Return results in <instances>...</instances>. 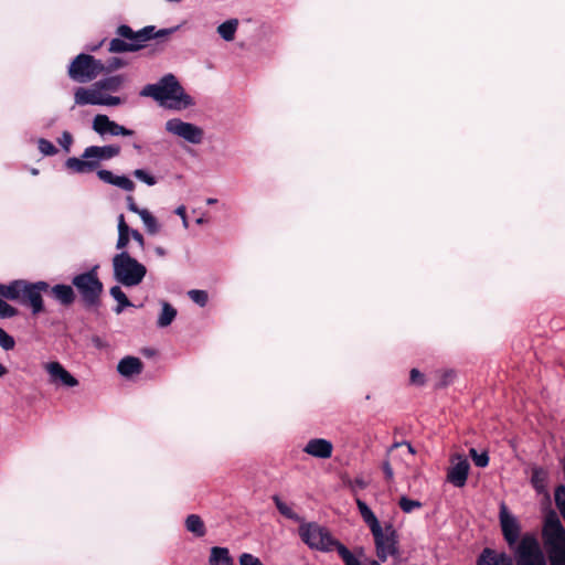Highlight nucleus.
<instances>
[{
    "instance_id": "2f4dec72",
    "label": "nucleus",
    "mask_w": 565,
    "mask_h": 565,
    "mask_svg": "<svg viewBox=\"0 0 565 565\" xmlns=\"http://www.w3.org/2000/svg\"><path fill=\"white\" fill-rule=\"evenodd\" d=\"M110 295L118 302L117 307L114 309L117 315L121 313L124 308L132 306L119 286L111 287Z\"/></svg>"
},
{
    "instance_id": "a18cd8bd",
    "label": "nucleus",
    "mask_w": 565,
    "mask_h": 565,
    "mask_svg": "<svg viewBox=\"0 0 565 565\" xmlns=\"http://www.w3.org/2000/svg\"><path fill=\"white\" fill-rule=\"evenodd\" d=\"M239 565H263L262 562L252 554L243 553L239 556Z\"/></svg>"
},
{
    "instance_id": "473e14b6",
    "label": "nucleus",
    "mask_w": 565,
    "mask_h": 565,
    "mask_svg": "<svg viewBox=\"0 0 565 565\" xmlns=\"http://www.w3.org/2000/svg\"><path fill=\"white\" fill-rule=\"evenodd\" d=\"M19 279L13 280L8 285L0 284V298L15 301L18 298Z\"/></svg>"
},
{
    "instance_id": "cd10ccee",
    "label": "nucleus",
    "mask_w": 565,
    "mask_h": 565,
    "mask_svg": "<svg viewBox=\"0 0 565 565\" xmlns=\"http://www.w3.org/2000/svg\"><path fill=\"white\" fill-rule=\"evenodd\" d=\"M177 317V309L173 308L169 302H161V313L159 315L157 324L160 328H166L172 323Z\"/></svg>"
},
{
    "instance_id": "a211bd4d",
    "label": "nucleus",
    "mask_w": 565,
    "mask_h": 565,
    "mask_svg": "<svg viewBox=\"0 0 565 565\" xmlns=\"http://www.w3.org/2000/svg\"><path fill=\"white\" fill-rule=\"evenodd\" d=\"M303 451L315 458L329 459L333 452V445L324 438H313L307 443Z\"/></svg>"
},
{
    "instance_id": "6e6d98bb",
    "label": "nucleus",
    "mask_w": 565,
    "mask_h": 565,
    "mask_svg": "<svg viewBox=\"0 0 565 565\" xmlns=\"http://www.w3.org/2000/svg\"><path fill=\"white\" fill-rule=\"evenodd\" d=\"M353 486L359 489H365L367 487V482L363 478H355L353 480Z\"/></svg>"
},
{
    "instance_id": "f03ea898",
    "label": "nucleus",
    "mask_w": 565,
    "mask_h": 565,
    "mask_svg": "<svg viewBox=\"0 0 565 565\" xmlns=\"http://www.w3.org/2000/svg\"><path fill=\"white\" fill-rule=\"evenodd\" d=\"M301 540L310 547L322 552L337 551L344 565H361L352 552L334 539L330 531L315 522L299 526Z\"/></svg>"
},
{
    "instance_id": "4be33fe9",
    "label": "nucleus",
    "mask_w": 565,
    "mask_h": 565,
    "mask_svg": "<svg viewBox=\"0 0 565 565\" xmlns=\"http://www.w3.org/2000/svg\"><path fill=\"white\" fill-rule=\"evenodd\" d=\"M234 561L228 548L214 546L211 548L209 565H233Z\"/></svg>"
},
{
    "instance_id": "680f3d73",
    "label": "nucleus",
    "mask_w": 565,
    "mask_h": 565,
    "mask_svg": "<svg viewBox=\"0 0 565 565\" xmlns=\"http://www.w3.org/2000/svg\"><path fill=\"white\" fill-rule=\"evenodd\" d=\"M206 203H207L209 205H212V204L217 203V200H216V199H214V198H209V199L206 200Z\"/></svg>"
},
{
    "instance_id": "2eb2a0df",
    "label": "nucleus",
    "mask_w": 565,
    "mask_h": 565,
    "mask_svg": "<svg viewBox=\"0 0 565 565\" xmlns=\"http://www.w3.org/2000/svg\"><path fill=\"white\" fill-rule=\"evenodd\" d=\"M500 525L502 530V534L504 540L507 541L510 547L519 544V537L521 533V527L518 520L508 511V508L504 503L500 507Z\"/></svg>"
},
{
    "instance_id": "37998d69",
    "label": "nucleus",
    "mask_w": 565,
    "mask_h": 565,
    "mask_svg": "<svg viewBox=\"0 0 565 565\" xmlns=\"http://www.w3.org/2000/svg\"><path fill=\"white\" fill-rule=\"evenodd\" d=\"M409 382L414 385L422 386L425 383V376L419 370L412 369L409 373Z\"/></svg>"
},
{
    "instance_id": "c9c22d12",
    "label": "nucleus",
    "mask_w": 565,
    "mask_h": 565,
    "mask_svg": "<svg viewBox=\"0 0 565 565\" xmlns=\"http://www.w3.org/2000/svg\"><path fill=\"white\" fill-rule=\"evenodd\" d=\"M477 565H495V551L484 548L477 559Z\"/></svg>"
},
{
    "instance_id": "6ab92c4d",
    "label": "nucleus",
    "mask_w": 565,
    "mask_h": 565,
    "mask_svg": "<svg viewBox=\"0 0 565 565\" xmlns=\"http://www.w3.org/2000/svg\"><path fill=\"white\" fill-rule=\"evenodd\" d=\"M97 177L105 183L115 185L125 191L131 192L135 190V183L126 175H115L111 171L102 169L97 171Z\"/></svg>"
},
{
    "instance_id": "b1692460",
    "label": "nucleus",
    "mask_w": 565,
    "mask_h": 565,
    "mask_svg": "<svg viewBox=\"0 0 565 565\" xmlns=\"http://www.w3.org/2000/svg\"><path fill=\"white\" fill-rule=\"evenodd\" d=\"M118 239L116 243V248L120 252L126 250L129 239L131 238V228L125 221L124 214L118 216Z\"/></svg>"
},
{
    "instance_id": "0eeeda50",
    "label": "nucleus",
    "mask_w": 565,
    "mask_h": 565,
    "mask_svg": "<svg viewBox=\"0 0 565 565\" xmlns=\"http://www.w3.org/2000/svg\"><path fill=\"white\" fill-rule=\"evenodd\" d=\"M105 65L88 54L77 55L68 67V75L78 83H87L105 72Z\"/></svg>"
},
{
    "instance_id": "ddd939ff",
    "label": "nucleus",
    "mask_w": 565,
    "mask_h": 565,
    "mask_svg": "<svg viewBox=\"0 0 565 565\" xmlns=\"http://www.w3.org/2000/svg\"><path fill=\"white\" fill-rule=\"evenodd\" d=\"M117 35L124 40L129 41L130 43H138L143 46V43L153 39L166 36L171 33V30L161 29L156 32L154 26L148 25L139 31H134L129 25L121 24L117 28Z\"/></svg>"
},
{
    "instance_id": "7ed1b4c3",
    "label": "nucleus",
    "mask_w": 565,
    "mask_h": 565,
    "mask_svg": "<svg viewBox=\"0 0 565 565\" xmlns=\"http://www.w3.org/2000/svg\"><path fill=\"white\" fill-rule=\"evenodd\" d=\"M542 537L550 564L565 565V527L554 511L545 516Z\"/></svg>"
},
{
    "instance_id": "9d476101",
    "label": "nucleus",
    "mask_w": 565,
    "mask_h": 565,
    "mask_svg": "<svg viewBox=\"0 0 565 565\" xmlns=\"http://www.w3.org/2000/svg\"><path fill=\"white\" fill-rule=\"evenodd\" d=\"M72 282L82 296L85 303L89 306L97 303L103 291V284L97 277L96 268L75 276Z\"/></svg>"
},
{
    "instance_id": "13d9d810",
    "label": "nucleus",
    "mask_w": 565,
    "mask_h": 565,
    "mask_svg": "<svg viewBox=\"0 0 565 565\" xmlns=\"http://www.w3.org/2000/svg\"><path fill=\"white\" fill-rule=\"evenodd\" d=\"M284 514H285V518H288V519H294L295 518L291 509L288 508L287 505H285Z\"/></svg>"
},
{
    "instance_id": "e2e57ef3",
    "label": "nucleus",
    "mask_w": 565,
    "mask_h": 565,
    "mask_svg": "<svg viewBox=\"0 0 565 565\" xmlns=\"http://www.w3.org/2000/svg\"><path fill=\"white\" fill-rule=\"evenodd\" d=\"M204 223V218L203 217H200L196 220V224L201 225Z\"/></svg>"
},
{
    "instance_id": "7c9ffc66",
    "label": "nucleus",
    "mask_w": 565,
    "mask_h": 565,
    "mask_svg": "<svg viewBox=\"0 0 565 565\" xmlns=\"http://www.w3.org/2000/svg\"><path fill=\"white\" fill-rule=\"evenodd\" d=\"M125 78L122 75H115L97 82L102 92H118L124 85Z\"/></svg>"
},
{
    "instance_id": "a878e982",
    "label": "nucleus",
    "mask_w": 565,
    "mask_h": 565,
    "mask_svg": "<svg viewBox=\"0 0 565 565\" xmlns=\"http://www.w3.org/2000/svg\"><path fill=\"white\" fill-rule=\"evenodd\" d=\"M142 47L141 44H138L136 42L130 43L127 40L124 39H113L109 43V52L111 53H124V52H136Z\"/></svg>"
},
{
    "instance_id": "58836bf2",
    "label": "nucleus",
    "mask_w": 565,
    "mask_h": 565,
    "mask_svg": "<svg viewBox=\"0 0 565 565\" xmlns=\"http://www.w3.org/2000/svg\"><path fill=\"white\" fill-rule=\"evenodd\" d=\"M15 345V341L13 337L7 333L2 328H0V347L6 350H12Z\"/></svg>"
},
{
    "instance_id": "4c0bfd02",
    "label": "nucleus",
    "mask_w": 565,
    "mask_h": 565,
    "mask_svg": "<svg viewBox=\"0 0 565 565\" xmlns=\"http://www.w3.org/2000/svg\"><path fill=\"white\" fill-rule=\"evenodd\" d=\"M398 505L405 513H411L414 509L420 508L422 503L417 500H412L407 497H402L399 499Z\"/></svg>"
},
{
    "instance_id": "052dcab7",
    "label": "nucleus",
    "mask_w": 565,
    "mask_h": 565,
    "mask_svg": "<svg viewBox=\"0 0 565 565\" xmlns=\"http://www.w3.org/2000/svg\"><path fill=\"white\" fill-rule=\"evenodd\" d=\"M7 367L0 363V377L7 374Z\"/></svg>"
},
{
    "instance_id": "39448f33",
    "label": "nucleus",
    "mask_w": 565,
    "mask_h": 565,
    "mask_svg": "<svg viewBox=\"0 0 565 565\" xmlns=\"http://www.w3.org/2000/svg\"><path fill=\"white\" fill-rule=\"evenodd\" d=\"M111 264L115 280L125 287L138 286L147 275V267L127 250L116 254Z\"/></svg>"
},
{
    "instance_id": "c756f323",
    "label": "nucleus",
    "mask_w": 565,
    "mask_h": 565,
    "mask_svg": "<svg viewBox=\"0 0 565 565\" xmlns=\"http://www.w3.org/2000/svg\"><path fill=\"white\" fill-rule=\"evenodd\" d=\"M531 483L539 493H543L547 483V472L543 468H534L531 475Z\"/></svg>"
},
{
    "instance_id": "f704fd0d",
    "label": "nucleus",
    "mask_w": 565,
    "mask_h": 565,
    "mask_svg": "<svg viewBox=\"0 0 565 565\" xmlns=\"http://www.w3.org/2000/svg\"><path fill=\"white\" fill-rule=\"evenodd\" d=\"M188 296L193 302H195L200 307H204L209 300V295L205 290L192 289L188 291Z\"/></svg>"
},
{
    "instance_id": "49530a36",
    "label": "nucleus",
    "mask_w": 565,
    "mask_h": 565,
    "mask_svg": "<svg viewBox=\"0 0 565 565\" xmlns=\"http://www.w3.org/2000/svg\"><path fill=\"white\" fill-rule=\"evenodd\" d=\"M403 445H405V446L407 447V451H408L411 455H415V454H416V450H415V448L412 446V444H411V443H408V441H396V443H394V444L388 448V450H387V456H391V455H392V452H393L395 449L399 448V447H401V446H403Z\"/></svg>"
},
{
    "instance_id": "9b49d317",
    "label": "nucleus",
    "mask_w": 565,
    "mask_h": 565,
    "mask_svg": "<svg viewBox=\"0 0 565 565\" xmlns=\"http://www.w3.org/2000/svg\"><path fill=\"white\" fill-rule=\"evenodd\" d=\"M515 565H546L545 556L534 536L526 534L519 542Z\"/></svg>"
},
{
    "instance_id": "79ce46f5",
    "label": "nucleus",
    "mask_w": 565,
    "mask_h": 565,
    "mask_svg": "<svg viewBox=\"0 0 565 565\" xmlns=\"http://www.w3.org/2000/svg\"><path fill=\"white\" fill-rule=\"evenodd\" d=\"M39 150L45 156H53L57 151L55 146L46 139L39 140Z\"/></svg>"
},
{
    "instance_id": "c85d7f7f",
    "label": "nucleus",
    "mask_w": 565,
    "mask_h": 565,
    "mask_svg": "<svg viewBox=\"0 0 565 565\" xmlns=\"http://www.w3.org/2000/svg\"><path fill=\"white\" fill-rule=\"evenodd\" d=\"M139 217L141 218L148 234L157 235L160 232L161 225L150 211L143 210Z\"/></svg>"
},
{
    "instance_id": "dca6fc26",
    "label": "nucleus",
    "mask_w": 565,
    "mask_h": 565,
    "mask_svg": "<svg viewBox=\"0 0 565 565\" xmlns=\"http://www.w3.org/2000/svg\"><path fill=\"white\" fill-rule=\"evenodd\" d=\"M93 129L100 136H132L134 131L113 121L106 115H96L93 119Z\"/></svg>"
},
{
    "instance_id": "423d86ee",
    "label": "nucleus",
    "mask_w": 565,
    "mask_h": 565,
    "mask_svg": "<svg viewBox=\"0 0 565 565\" xmlns=\"http://www.w3.org/2000/svg\"><path fill=\"white\" fill-rule=\"evenodd\" d=\"M376 556L381 562H385L388 556H398V534L392 523H386L384 526L379 525L373 531H371Z\"/></svg>"
},
{
    "instance_id": "f257e3e1",
    "label": "nucleus",
    "mask_w": 565,
    "mask_h": 565,
    "mask_svg": "<svg viewBox=\"0 0 565 565\" xmlns=\"http://www.w3.org/2000/svg\"><path fill=\"white\" fill-rule=\"evenodd\" d=\"M140 95L151 97L160 106L173 110H181L193 105V99L184 92L173 74H167L159 82L146 85Z\"/></svg>"
},
{
    "instance_id": "aec40b11",
    "label": "nucleus",
    "mask_w": 565,
    "mask_h": 565,
    "mask_svg": "<svg viewBox=\"0 0 565 565\" xmlns=\"http://www.w3.org/2000/svg\"><path fill=\"white\" fill-rule=\"evenodd\" d=\"M50 294L54 299L64 306H70L75 300V294L71 286L58 284L49 288Z\"/></svg>"
},
{
    "instance_id": "72a5a7b5",
    "label": "nucleus",
    "mask_w": 565,
    "mask_h": 565,
    "mask_svg": "<svg viewBox=\"0 0 565 565\" xmlns=\"http://www.w3.org/2000/svg\"><path fill=\"white\" fill-rule=\"evenodd\" d=\"M469 455L477 467L484 468L489 465V455L487 451L479 454L477 449L470 448Z\"/></svg>"
},
{
    "instance_id": "393cba45",
    "label": "nucleus",
    "mask_w": 565,
    "mask_h": 565,
    "mask_svg": "<svg viewBox=\"0 0 565 565\" xmlns=\"http://www.w3.org/2000/svg\"><path fill=\"white\" fill-rule=\"evenodd\" d=\"M356 505L359 509V512L363 519V521L367 524L370 527V531H373L375 527L381 525L380 521L373 513V511L369 508V505L361 499H356Z\"/></svg>"
},
{
    "instance_id": "864d4df0",
    "label": "nucleus",
    "mask_w": 565,
    "mask_h": 565,
    "mask_svg": "<svg viewBox=\"0 0 565 565\" xmlns=\"http://www.w3.org/2000/svg\"><path fill=\"white\" fill-rule=\"evenodd\" d=\"M130 233H131V238L134 241H136L140 247L143 248V246H145V238H143V236L137 230H131Z\"/></svg>"
},
{
    "instance_id": "4d7b16f0",
    "label": "nucleus",
    "mask_w": 565,
    "mask_h": 565,
    "mask_svg": "<svg viewBox=\"0 0 565 565\" xmlns=\"http://www.w3.org/2000/svg\"><path fill=\"white\" fill-rule=\"evenodd\" d=\"M154 253L159 256V257H164L167 252L163 247L161 246H157L154 247Z\"/></svg>"
},
{
    "instance_id": "a19ab883",
    "label": "nucleus",
    "mask_w": 565,
    "mask_h": 565,
    "mask_svg": "<svg viewBox=\"0 0 565 565\" xmlns=\"http://www.w3.org/2000/svg\"><path fill=\"white\" fill-rule=\"evenodd\" d=\"M18 310L0 298V318H12L17 316Z\"/></svg>"
},
{
    "instance_id": "6e6552de",
    "label": "nucleus",
    "mask_w": 565,
    "mask_h": 565,
    "mask_svg": "<svg viewBox=\"0 0 565 565\" xmlns=\"http://www.w3.org/2000/svg\"><path fill=\"white\" fill-rule=\"evenodd\" d=\"M17 302L29 306L33 315H38L44 310L42 292H47L50 285L46 281L30 282L19 279Z\"/></svg>"
},
{
    "instance_id": "09e8293b",
    "label": "nucleus",
    "mask_w": 565,
    "mask_h": 565,
    "mask_svg": "<svg viewBox=\"0 0 565 565\" xmlns=\"http://www.w3.org/2000/svg\"><path fill=\"white\" fill-rule=\"evenodd\" d=\"M495 565H514L513 559L505 553H498L495 551Z\"/></svg>"
},
{
    "instance_id": "ea45409f",
    "label": "nucleus",
    "mask_w": 565,
    "mask_h": 565,
    "mask_svg": "<svg viewBox=\"0 0 565 565\" xmlns=\"http://www.w3.org/2000/svg\"><path fill=\"white\" fill-rule=\"evenodd\" d=\"M134 177L137 178L138 180L145 182L146 184L148 185H154L157 183V180L154 177H152L151 174H149L146 170L143 169H136L134 172H132Z\"/></svg>"
},
{
    "instance_id": "f3484780",
    "label": "nucleus",
    "mask_w": 565,
    "mask_h": 565,
    "mask_svg": "<svg viewBox=\"0 0 565 565\" xmlns=\"http://www.w3.org/2000/svg\"><path fill=\"white\" fill-rule=\"evenodd\" d=\"M457 459L458 461L448 469L447 481L457 488H462L467 482L470 465L461 456H458Z\"/></svg>"
},
{
    "instance_id": "bb28decb",
    "label": "nucleus",
    "mask_w": 565,
    "mask_h": 565,
    "mask_svg": "<svg viewBox=\"0 0 565 565\" xmlns=\"http://www.w3.org/2000/svg\"><path fill=\"white\" fill-rule=\"evenodd\" d=\"M185 527L189 532L198 537H202L206 533L203 520L198 514H190L185 519Z\"/></svg>"
},
{
    "instance_id": "e433bc0d",
    "label": "nucleus",
    "mask_w": 565,
    "mask_h": 565,
    "mask_svg": "<svg viewBox=\"0 0 565 565\" xmlns=\"http://www.w3.org/2000/svg\"><path fill=\"white\" fill-rule=\"evenodd\" d=\"M554 500L559 513L565 511V486L559 484L555 488Z\"/></svg>"
},
{
    "instance_id": "5701e85b",
    "label": "nucleus",
    "mask_w": 565,
    "mask_h": 565,
    "mask_svg": "<svg viewBox=\"0 0 565 565\" xmlns=\"http://www.w3.org/2000/svg\"><path fill=\"white\" fill-rule=\"evenodd\" d=\"M239 21L236 18L228 19L221 23L216 28V32L220 35L221 39H223L226 42H232L235 39V34L238 30Z\"/></svg>"
},
{
    "instance_id": "8fccbe9b",
    "label": "nucleus",
    "mask_w": 565,
    "mask_h": 565,
    "mask_svg": "<svg viewBox=\"0 0 565 565\" xmlns=\"http://www.w3.org/2000/svg\"><path fill=\"white\" fill-rule=\"evenodd\" d=\"M126 201H127L128 210H129V211H131L132 213H136L137 215H139V216H140V213H141L145 209H140V207L136 204V202H135V200H134V198H132L131 195H128V196H127V199H126Z\"/></svg>"
},
{
    "instance_id": "f8f14e48",
    "label": "nucleus",
    "mask_w": 565,
    "mask_h": 565,
    "mask_svg": "<svg viewBox=\"0 0 565 565\" xmlns=\"http://www.w3.org/2000/svg\"><path fill=\"white\" fill-rule=\"evenodd\" d=\"M164 129L167 132L192 145H200L204 139V130L201 127L179 118L167 120Z\"/></svg>"
},
{
    "instance_id": "4468645a",
    "label": "nucleus",
    "mask_w": 565,
    "mask_h": 565,
    "mask_svg": "<svg viewBox=\"0 0 565 565\" xmlns=\"http://www.w3.org/2000/svg\"><path fill=\"white\" fill-rule=\"evenodd\" d=\"M43 369L49 375L50 384L54 386L75 387L78 385V381L60 362H46L43 364Z\"/></svg>"
},
{
    "instance_id": "1a4fd4ad",
    "label": "nucleus",
    "mask_w": 565,
    "mask_h": 565,
    "mask_svg": "<svg viewBox=\"0 0 565 565\" xmlns=\"http://www.w3.org/2000/svg\"><path fill=\"white\" fill-rule=\"evenodd\" d=\"M75 105H102V106H118L125 103V98L119 96H111L102 92L97 82L90 87H77L74 93Z\"/></svg>"
},
{
    "instance_id": "0e129e2a",
    "label": "nucleus",
    "mask_w": 565,
    "mask_h": 565,
    "mask_svg": "<svg viewBox=\"0 0 565 565\" xmlns=\"http://www.w3.org/2000/svg\"><path fill=\"white\" fill-rule=\"evenodd\" d=\"M32 173H33V174H36V173H38V170L33 169V170H32Z\"/></svg>"
},
{
    "instance_id": "bf43d9fd",
    "label": "nucleus",
    "mask_w": 565,
    "mask_h": 565,
    "mask_svg": "<svg viewBox=\"0 0 565 565\" xmlns=\"http://www.w3.org/2000/svg\"><path fill=\"white\" fill-rule=\"evenodd\" d=\"M274 500L276 502L277 509L282 513V502L279 497H274Z\"/></svg>"
},
{
    "instance_id": "5fc2aeb1",
    "label": "nucleus",
    "mask_w": 565,
    "mask_h": 565,
    "mask_svg": "<svg viewBox=\"0 0 565 565\" xmlns=\"http://www.w3.org/2000/svg\"><path fill=\"white\" fill-rule=\"evenodd\" d=\"M92 343L94 344L95 348L97 349H105L108 347L107 342L104 341L102 338L99 337H93L92 338Z\"/></svg>"
},
{
    "instance_id": "412c9836",
    "label": "nucleus",
    "mask_w": 565,
    "mask_h": 565,
    "mask_svg": "<svg viewBox=\"0 0 565 565\" xmlns=\"http://www.w3.org/2000/svg\"><path fill=\"white\" fill-rule=\"evenodd\" d=\"M117 370L122 376L129 377L141 373L142 362L138 358L126 356L119 361Z\"/></svg>"
},
{
    "instance_id": "3c124183",
    "label": "nucleus",
    "mask_w": 565,
    "mask_h": 565,
    "mask_svg": "<svg viewBox=\"0 0 565 565\" xmlns=\"http://www.w3.org/2000/svg\"><path fill=\"white\" fill-rule=\"evenodd\" d=\"M175 214L179 215L182 218V225L184 228L189 227V222L185 214V206L180 205L175 209Z\"/></svg>"
},
{
    "instance_id": "603ef678",
    "label": "nucleus",
    "mask_w": 565,
    "mask_h": 565,
    "mask_svg": "<svg viewBox=\"0 0 565 565\" xmlns=\"http://www.w3.org/2000/svg\"><path fill=\"white\" fill-rule=\"evenodd\" d=\"M124 65H125V62H124L121 58L113 57V58L109 61L108 71H113V70L120 68V67H122Z\"/></svg>"
},
{
    "instance_id": "c03bdc74",
    "label": "nucleus",
    "mask_w": 565,
    "mask_h": 565,
    "mask_svg": "<svg viewBox=\"0 0 565 565\" xmlns=\"http://www.w3.org/2000/svg\"><path fill=\"white\" fill-rule=\"evenodd\" d=\"M58 143L66 152H70L71 146L73 143L72 135L68 131H64L58 138Z\"/></svg>"
},
{
    "instance_id": "20e7f679",
    "label": "nucleus",
    "mask_w": 565,
    "mask_h": 565,
    "mask_svg": "<svg viewBox=\"0 0 565 565\" xmlns=\"http://www.w3.org/2000/svg\"><path fill=\"white\" fill-rule=\"evenodd\" d=\"M120 153L117 145L89 146L81 158L72 157L65 161V167L75 173H89L95 171L100 162L110 160Z\"/></svg>"
},
{
    "instance_id": "de8ad7c7",
    "label": "nucleus",
    "mask_w": 565,
    "mask_h": 565,
    "mask_svg": "<svg viewBox=\"0 0 565 565\" xmlns=\"http://www.w3.org/2000/svg\"><path fill=\"white\" fill-rule=\"evenodd\" d=\"M382 470L384 472L386 481L387 482L393 481V479H394V471H393V468H392L391 462H390L388 459L383 461Z\"/></svg>"
}]
</instances>
